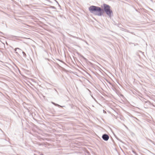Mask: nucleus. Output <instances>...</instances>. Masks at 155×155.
Segmentation results:
<instances>
[{"label": "nucleus", "instance_id": "nucleus-13", "mask_svg": "<svg viewBox=\"0 0 155 155\" xmlns=\"http://www.w3.org/2000/svg\"><path fill=\"white\" fill-rule=\"evenodd\" d=\"M54 0L56 1V2H57L58 4V2L56 0Z\"/></svg>", "mask_w": 155, "mask_h": 155}, {"label": "nucleus", "instance_id": "nucleus-1", "mask_svg": "<svg viewBox=\"0 0 155 155\" xmlns=\"http://www.w3.org/2000/svg\"><path fill=\"white\" fill-rule=\"evenodd\" d=\"M90 12L94 15L101 16L103 15V10L101 7L94 5L91 6L88 8Z\"/></svg>", "mask_w": 155, "mask_h": 155}, {"label": "nucleus", "instance_id": "nucleus-16", "mask_svg": "<svg viewBox=\"0 0 155 155\" xmlns=\"http://www.w3.org/2000/svg\"><path fill=\"white\" fill-rule=\"evenodd\" d=\"M25 6H28V5H26Z\"/></svg>", "mask_w": 155, "mask_h": 155}, {"label": "nucleus", "instance_id": "nucleus-14", "mask_svg": "<svg viewBox=\"0 0 155 155\" xmlns=\"http://www.w3.org/2000/svg\"><path fill=\"white\" fill-rule=\"evenodd\" d=\"M133 152L134 153H135V154H136V152L134 151H133Z\"/></svg>", "mask_w": 155, "mask_h": 155}, {"label": "nucleus", "instance_id": "nucleus-12", "mask_svg": "<svg viewBox=\"0 0 155 155\" xmlns=\"http://www.w3.org/2000/svg\"><path fill=\"white\" fill-rule=\"evenodd\" d=\"M91 97H92V98L93 99H94V100L95 101H96V99H95V98H94L92 95H91Z\"/></svg>", "mask_w": 155, "mask_h": 155}, {"label": "nucleus", "instance_id": "nucleus-11", "mask_svg": "<svg viewBox=\"0 0 155 155\" xmlns=\"http://www.w3.org/2000/svg\"><path fill=\"white\" fill-rule=\"evenodd\" d=\"M0 34H2L3 35H4V34L2 32H1V31H0Z\"/></svg>", "mask_w": 155, "mask_h": 155}, {"label": "nucleus", "instance_id": "nucleus-2", "mask_svg": "<svg viewBox=\"0 0 155 155\" xmlns=\"http://www.w3.org/2000/svg\"><path fill=\"white\" fill-rule=\"evenodd\" d=\"M103 8L102 9L103 10V13L104 12L106 15L111 17L113 16V12L112 10L110 9V6L107 4L104 3L103 4Z\"/></svg>", "mask_w": 155, "mask_h": 155}, {"label": "nucleus", "instance_id": "nucleus-4", "mask_svg": "<svg viewBox=\"0 0 155 155\" xmlns=\"http://www.w3.org/2000/svg\"><path fill=\"white\" fill-rule=\"evenodd\" d=\"M30 0H20V2H24L25 3H28L30 1Z\"/></svg>", "mask_w": 155, "mask_h": 155}, {"label": "nucleus", "instance_id": "nucleus-5", "mask_svg": "<svg viewBox=\"0 0 155 155\" xmlns=\"http://www.w3.org/2000/svg\"><path fill=\"white\" fill-rule=\"evenodd\" d=\"M51 103L53 104V105H54L55 106L57 107H59L60 106V105L58 104H56L53 102H51Z\"/></svg>", "mask_w": 155, "mask_h": 155}, {"label": "nucleus", "instance_id": "nucleus-6", "mask_svg": "<svg viewBox=\"0 0 155 155\" xmlns=\"http://www.w3.org/2000/svg\"><path fill=\"white\" fill-rule=\"evenodd\" d=\"M17 49H18L19 50H21V49H20L19 48H16L14 50L15 51H16Z\"/></svg>", "mask_w": 155, "mask_h": 155}, {"label": "nucleus", "instance_id": "nucleus-15", "mask_svg": "<svg viewBox=\"0 0 155 155\" xmlns=\"http://www.w3.org/2000/svg\"><path fill=\"white\" fill-rule=\"evenodd\" d=\"M152 2H153V0H150Z\"/></svg>", "mask_w": 155, "mask_h": 155}, {"label": "nucleus", "instance_id": "nucleus-10", "mask_svg": "<svg viewBox=\"0 0 155 155\" xmlns=\"http://www.w3.org/2000/svg\"><path fill=\"white\" fill-rule=\"evenodd\" d=\"M60 106H59V107H65V106H61V105H60Z\"/></svg>", "mask_w": 155, "mask_h": 155}, {"label": "nucleus", "instance_id": "nucleus-3", "mask_svg": "<svg viewBox=\"0 0 155 155\" xmlns=\"http://www.w3.org/2000/svg\"><path fill=\"white\" fill-rule=\"evenodd\" d=\"M102 138L104 140L107 141L109 139V137L107 134H103Z\"/></svg>", "mask_w": 155, "mask_h": 155}, {"label": "nucleus", "instance_id": "nucleus-8", "mask_svg": "<svg viewBox=\"0 0 155 155\" xmlns=\"http://www.w3.org/2000/svg\"><path fill=\"white\" fill-rule=\"evenodd\" d=\"M51 8L54 9H56V8L54 6H52Z\"/></svg>", "mask_w": 155, "mask_h": 155}, {"label": "nucleus", "instance_id": "nucleus-9", "mask_svg": "<svg viewBox=\"0 0 155 155\" xmlns=\"http://www.w3.org/2000/svg\"><path fill=\"white\" fill-rule=\"evenodd\" d=\"M81 56L84 59H86L82 55H81Z\"/></svg>", "mask_w": 155, "mask_h": 155}, {"label": "nucleus", "instance_id": "nucleus-7", "mask_svg": "<svg viewBox=\"0 0 155 155\" xmlns=\"http://www.w3.org/2000/svg\"><path fill=\"white\" fill-rule=\"evenodd\" d=\"M22 53L24 56H26V54L25 53V52L24 51H22Z\"/></svg>", "mask_w": 155, "mask_h": 155}]
</instances>
